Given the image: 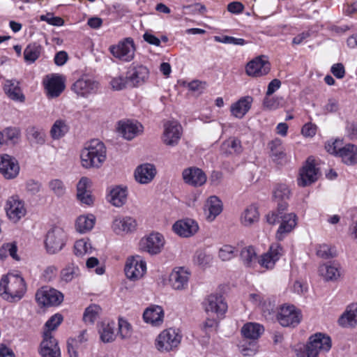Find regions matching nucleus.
<instances>
[{"mask_svg":"<svg viewBox=\"0 0 357 357\" xmlns=\"http://www.w3.org/2000/svg\"><path fill=\"white\" fill-rule=\"evenodd\" d=\"M240 256L243 263L246 266L252 267L257 262V254L252 246L242 249Z\"/></svg>","mask_w":357,"mask_h":357,"instance_id":"nucleus-46","label":"nucleus"},{"mask_svg":"<svg viewBox=\"0 0 357 357\" xmlns=\"http://www.w3.org/2000/svg\"><path fill=\"white\" fill-rule=\"evenodd\" d=\"M41 47L36 43L29 44L24 51V57L26 61L34 62L40 56Z\"/></svg>","mask_w":357,"mask_h":357,"instance_id":"nucleus-48","label":"nucleus"},{"mask_svg":"<svg viewBox=\"0 0 357 357\" xmlns=\"http://www.w3.org/2000/svg\"><path fill=\"white\" fill-rule=\"evenodd\" d=\"M116 334L122 340L130 338L132 334L131 324L126 319L119 318L118 321V333Z\"/></svg>","mask_w":357,"mask_h":357,"instance_id":"nucleus-49","label":"nucleus"},{"mask_svg":"<svg viewBox=\"0 0 357 357\" xmlns=\"http://www.w3.org/2000/svg\"><path fill=\"white\" fill-rule=\"evenodd\" d=\"M342 141L340 139L330 140L325 144V149L328 153L338 155V150L341 149Z\"/></svg>","mask_w":357,"mask_h":357,"instance_id":"nucleus-63","label":"nucleus"},{"mask_svg":"<svg viewBox=\"0 0 357 357\" xmlns=\"http://www.w3.org/2000/svg\"><path fill=\"white\" fill-rule=\"evenodd\" d=\"M182 176L185 183L195 186H202L206 181L205 173L199 168L191 167L183 171Z\"/></svg>","mask_w":357,"mask_h":357,"instance_id":"nucleus-28","label":"nucleus"},{"mask_svg":"<svg viewBox=\"0 0 357 357\" xmlns=\"http://www.w3.org/2000/svg\"><path fill=\"white\" fill-rule=\"evenodd\" d=\"M146 272V263L140 256L128 258L125 266L126 277L133 281L144 277Z\"/></svg>","mask_w":357,"mask_h":357,"instance_id":"nucleus-13","label":"nucleus"},{"mask_svg":"<svg viewBox=\"0 0 357 357\" xmlns=\"http://www.w3.org/2000/svg\"><path fill=\"white\" fill-rule=\"evenodd\" d=\"M319 170L316 168L314 160L309 158L301 169L298 184L300 186H307L315 182L318 178Z\"/></svg>","mask_w":357,"mask_h":357,"instance_id":"nucleus-21","label":"nucleus"},{"mask_svg":"<svg viewBox=\"0 0 357 357\" xmlns=\"http://www.w3.org/2000/svg\"><path fill=\"white\" fill-rule=\"evenodd\" d=\"M88 269L96 268L95 273L97 275H101L104 274L105 269L103 266H100L99 260L96 257H89L86 263Z\"/></svg>","mask_w":357,"mask_h":357,"instance_id":"nucleus-62","label":"nucleus"},{"mask_svg":"<svg viewBox=\"0 0 357 357\" xmlns=\"http://www.w3.org/2000/svg\"><path fill=\"white\" fill-rule=\"evenodd\" d=\"M68 240V233L63 227H54L46 234L45 249L49 254H56L63 249Z\"/></svg>","mask_w":357,"mask_h":357,"instance_id":"nucleus-5","label":"nucleus"},{"mask_svg":"<svg viewBox=\"0 0 357 357\" xmlns=\"http://www.w3.org/2000/svg\"><path fill=\"white\" fill-rule=\"evenodd\" d=\"M301 312L292 305H282L278 312L277 319L284 327H295L301 321Z\"/></svg>","mask_w":357,"mask_h":357,"instance_id":"nucleus-8","label":"nucleus"},{"mask_svg":"<svg viewBox=\"0 0 357 357\" xmlns=\"http://www.w3.org/2000/svg\"><path fill=\"white\" fill-rule=\"evenodd\" d=\"M50 190L57 197L63 196L66 192V186L60 179H53L49 183Z\"/></svg>","mask_w":357,"mask_h":357,"instance_id":"nucleus-56","label":"nucleus"},{"mask_svg":"<svg viewBox=\"0 0 357 357\" xmlns=\"http://www.w3.org/2000/svg\"><path fill=\"white\" fill-rule=\"evenodd\" d=\"M338 156L346 165H352L357 163V146L351 144H346L339 149Z\"/></svg>","mask_w":357,"mask_h":357,"instance_id":"nucleus-37","label":"nucleus"},{"mask_svg":"<svg viewBox=\"0 0 357 357\" xmlns=\"http://www.w3.org/2000/svg\"><path fill=\"white\" fill-rule=\"evenodd\" d=\"M259 214L257 208L255 205L248 206L241 215V222L244 226L248 227L259 220Z\"/></svg>","mask_w":357,"mask_h":357,"instance_id":"nucleus-43","label":"nucleus"},{"mask_svg":"<svg viewBox=\"0 0 357 357\" xmlns=\"http://www.w3.org/2000/svg\"><path fill=\"white\" fill-rule=\"evenodd\" d=\"M17 160L8 154H0V174L6 179H13L20 173Z\"/></svg>","mask_w":357,"mask_h":357,"instance_id":"nucleus-15","label":"nucleus"},{"mask_svg":"<svg viewBox=\"0 0 357 357\" xmlns=\"http://www.w3.org/2000/svg\"><path fill=\"white\" fill-rule=\"evenodd\" d=\"M137 224L130 216L118 215L114 218L111 228L117 235H125L135 231Z\"/></svg>","mask_w":357,"mask_h":357,"instance_id":"nucleus-18","label":"nucleus"},{"mask_svg":"<svg viewBox=\"0 0 357 357\" xmlns=\"http://www.w3.org/2000/svg\"><path fill=\"white\" fill-rule=\"evenodd\" d=\"M252 102L253 98L252 96H246L241 97L231 105V114L236 119H243L251 109Z\"/></svg>","mask_w":357,"mask_h":357,"instance_id":"nucleus-32","label":"nucleus"},{"mask_svg":"<svg viewBox=\"0 0 357 357\" xmlns=\"http://www.w3.org/2000/svg\"><path fill=\"white\" fill-rule=\"evenodd\" d=\"M223 203L222 200L215 195L208 197L203 206V213L205 219L211 222L222 212Z\"/></svg>","mask_w":357,"mask_h":357,"instance_id":"nucleus-19","label":"nucleus"},{"mask_svg":"<svg viewBox=\"0 0 357 357\" xmlns=\"http://www.w3.org/2000/svg\"><path fill=\"white\" fill-rule=\"evenodd\" d=\"M319 275L326 281L337 280L340 276L339 266L334 264H324L319 268Z\"/></svg>","mask_w":357,"mask_h":357,"instance_id":"nucleus-41","label":"nucleus"},{"mask_svg":"<svg viewBox=\"0 0 357 357\" xmlns=\"http://www.w3.org/2000/svg\"><path fill=\"white\" fill-rule=\"evenodd\" d=\"M165 312L162 307L151 305L147 307L143 313L144 321L153 326H160L164 321Z\"/></svg>","mask_w":357,"mask_h":357,"instance_id":"nucleus-31","label":"nucleus"},{"mask_svg":"<svg viewBox=\"0 0 357 357\" xmlns=\"http://www.w3.org/2000/svg\"><path fill=\"white\" fill-rule=\"evenodd\" d=\"M17 247L16 243L11 242L2 245L0 248V258L3 259L10 255L13 259L19 260L20 258L17 255Z\"/></svg>","mask_w":357,"mask_h":357,"instance_id":"nucleus-52","label":"nucleus"},{"mask_svg":"<svg viewBox=\"0 0 357 357\" xmlns=\"http://www.w3.org/2000/svg\"><path fill=\"white\" fill-rule=\"evenodd\" d=\"M127 79L132 86L136 87L144 84L149 77V70L143 65L132 63L128 68Z\"/></svg>","mask_w":357,"mask_h":357,"instance_id":"nucleus-17","label":"nucleus"},{"mask_svg":"<svg viewBox=\"0 0 357 357\" xmlns=\"http://www.w3.org/2000/svg\"><path fill=\"white\" fill-rule=\"evenodd\" d=\"M116 129L123 138L131 140L143 132L144 127L137 121L122 120L119 121Z\"/></svg>","mask_w":357,"mask_h":357,"instance_id":"nucleus-20","label":"nucleus"},{"mask_svg":"<svg viewBox=\"0 0 357 357\" xmlns=\"http://www.w3.org/2000/svg\"><path fill=\"white\" fill-rule=\"evenodd\" d=\"M182 135L181 124L176 121H169L164 124L161 140L165 145L174 147L179 144Z\"/></svg>","mask_w":357,"mask_h":357,"instance_id":"nucleus-9","label":"nucleus"},{"mask_svg":"<svg viewBox=\"0 0 357 357\" xmlns=\"http://www.w3.org/2000/svg\"><path fill=\"white\" fill-rule=\"evenodd\" d=\"M193 260L197 264L205 267L212 263L213 257L205 249H199L196 251Z\"/></svg>","mask_w":357,"mask_h":357,"instance_id":"nucleus-50","label":"nucleus"},{"mask_svg":"<svg viewBox=\"0 0 357 357\" xmlns=\"http://www.w3.org/2000/svg\"><path fill=\"white\" fill-rule=\"evenodd\" d=\"M115 331V322L102 323L99 330L100 340L105 343L113 342L117 335Z\"/></svg>","mask_w":357,"mask_h":357,"instance_id":"nucleus-42","label":"nucleus"},{"mask_svg":"<svg viewBox=\"0 0 357 357\" xmlns=\"http://www.w3.org/2000/svg\"><path fill=\"white\" fill-rule=\"evenodd\" d=\"M165 239L159 232H152L143 237L139 242L140 249L151 255L160 253L164 248Z\"/></svg>","mask_w":357,"mask_h":357,"instance_id":"nucleus-10","label":"nucleus"},{"mask_svg":"<svg viewBox=\"0 0 357 357\" xmlns=\"http://www.w3.org/2000/svg\"><path fill=\"white\" fill-rule=\"evenodd\" d=\"M290 190L283 183L277 184L273 190V199L278 204V211H284L288 207L287 201L290 197Z\"/></svg>","mask_w":357,"mask_h":357,"instance_id":"nucleus-34","label":"nucleus"},{"mask_svg":"<svg viewBox=\"0 0 357 357\" xmlns=\"http://www.w3.org/2000/svg\"><path fill=\"white\" fill-rule=\"evenodd\" d=\"M63 317L60 314L52 315L45 323L44 332H48L52 334L62 322Z\"/></svg>","mask_w":357,"mask_h":357,"instance_id":"nucleus-55","label":"nucleus"},{"mask_svg":"<svg viewBox=\"0 0 357 357\" xmlns=\"http://www.w3.org/2000/svg\"><path fill=\"white\" fill-rule=\"evenodd\" d=\"M83 167L99 168L106 160V148L98 139H93L87 143L80 153Z\"/></svg>","mask_w":357,"mask_h":357,"instance_id":"nucleus-2","label":"nucleus"},{"mask_svg":"<svg viewBox=\"0 0 357 357\" xmlns=\"http://www.w3.org/2000/svg\"><path fill=\"white\" fill-rule=\"evenodd\" d=\"M88 335L86 331H82L77 337L70 338L67 342L69 357H79V353L86 347Z\"/></svg>","mask_w":357,"mask_h":357,"instance_id":"nucleus-33","label":"nucleus"},{"mask_svg":"<svg viewBox=\"0 0 357 357\" xmlns=\"http://www.w3.org/2000/svg\"><path fill=\"white\" fill-rule=\"evenodd\" d=\"M182 337V333L178 328H168L162 330L157 335L154 345L160 353H169L178 349Z\"/></svg>","mask_w":357,"mask_h":357,"instance_id":"nucleus-4","label":"nucleus"},{"mask_svg":"<svg viewBox=\"0 0 357 357\" xmlns=\"http://www.w3.org/2000/svg\"><path fill=\"white\" fill-rule=\"evenodd\" d=\"M156 173V168L153 164L144 163L136 167L134 176L137 183L148 184L153 180Z\"/></svg>","mask_w":357,"mask_h":357,"instance_id":"nucleus-30","label":"nucleus"},{"mask_svg":"<svg viewBox=\"0 0 357 357\" xmlns=\"http://www.w3.org/2000/svg\"><path fill=\"white\" fill-rule=\"evenodd\" d=\"M70 126L66 120L59 119L54 121L50 130L51 137L54 139H59L69 131Z\"/></svg>","mask_w":357,"mask_h":357,"instance_id":"nucleus-44","label":"nucleus"},{"mask_svg":"<svg viewBox=\"0 0 357 357\" xmlns=\"http://www.w3.org/2000/svg\"><path fill=\"white\" fill-rule=\"evenodd\" d=\"M36 299L43 306L58 305L63 301V296L60 291L45 286L37 291Z\"/></svg>","mask_w":357,"mask_h":357,"instance_id":"nucleus-14","label":"nucleus"},{"mask_svg":"<svg viewBox=\"0 0 357 357\" xmlns=\"http://www.w3.org/2000/svg\"><path fill=\"white\" fill-rule=\"evenodd\" d=\"M190 271L183 267L174 268L169 276L170 286L175 290H183L188 287Z\"/></svg>","mask_w":357,"mask_h":357,"instance_id":"nucleus-22","label":"nucleus"},{"mask_svg":"<svg viewBox=\"0 0 357 357\" xmlns=\"http://www.w3.org/2000/svg\"><path fill=\"white\" fill-rule=\"evenodd\" d=\"M205 311L215 314L218 318H223L227 311L228 305L223 296L220 294H211L204 301Z\"/></svg>","mask_w":357,"mask_h":357,"instance_id":"nucleus-11","label":"nucleus"},{"mask_svg":"<svg viewBox=\"0 0 357 357\" xmlns=\"http://www.w3.org/2000/svg\"><path fill=\"white\" fill-rule=\"evenodd\" d=\"M270 71V63L263 56H258L248 63L245 72L251 77H261Z\"/></svg>","mask_w":357,"mask_h":357,"instance_id":"nucleus-26","label":"nucleus"},{"mask_svg":"<svg viewBox=\"0 0 357 357\" xmlns=\"http://www.w3.org/2000/svg\"><path fill=\"white\" fill-rule=\"evenodd\" d=\"M26 291L27 285L21 274L8 273L0 280V296L9 303L20 301Z\"/></svg>","mask_w":357,"mask_h":357,"instance_id":"nucleus-1","label":"nucleus"},{"mask_svg":"<svg viewBox=\"0 0 357 357\" xmlns=\"http://www.w3.org/2000/svg\"><path fill=\"white\" fill-rule=\"evenodd\" d=\"M3 90L6 94L13 100L24 102L25 97L22 93L19 82L15 79H8L5 82Z\"/></svg>","mask_w":357,"mask_h":357,"instance_id":"nucleus-36","label":"nucleus"},{"mask_svg":"<svg viewBox=\"0 0 357 357\" xmlns=\"http://www.w3.org/2000/svg\"><path fill=\"white\" fill-rule=\"evenodd\" d=\"M268 146L270 149V156L274 162L282 165L288 162L289 159L282 146L281 139H274Z\"/></svg>","mask_w":357,"mask_h":357,"instance_id":"nucleus-35","label":"nucleus"},{"mask_svg":"<svg viewBox=\"0 0 357 357\" xmlns=\"http://www.w3.org/2000/svg\"><path fill=\"white\" fill-rule=\"evenodd\" d=\"M40 354L42 357H61L60 348L52 334L48 332L43 333Z\"/></svg>","mask_w":357,"mask_h":357,"instance_id":"nucleus-25","label":"nucleus"},{"mask_svg":"<svg viewBox=\"0 0 357 357\" xmlns=\"http://www.w3.org/2000/svg\"><path fill=\"white\" fill-rule=\"evenodd\" d=\"M282 98L278 96H265L263 102L264 107L268 110H275L281 106Z\"/></svg>","mask_w":357,"mask_h":357,"instance_id":"nucleus-58","label":"nucleus"},{"mask_svg":"<svg viewBox=\"0 0 357 357\" xmlns=\"http://www.w3.org/2000/svg\"><path fill=\"white\" fill-rule=\"evenodd\" d=\"M111 54L123 62H130L135 57V46L131 38H126L109 48Z\"/></svg>","mask_w":357,"mask_h":357,"instance_id":"nucleus-6","label":"nucleus"},{"mask_svg":"<svg viewBox=\"0 0 357 357\" xmlns=\"http://www.w3.org/2000/svg\"><path fill=\"white\" fill-rule=\"evenodd\" d=\"M91 181L87 177H82L77 185V194L86 193L90 191Z\"/></svg>","mask_w":357,"mask_h":357,"instance_id":"nucleus-64","label":"nucleus"},{"mask_svg":"<svg viewBox=\"0 0 357 357\" xmlns=\"http://www.w3.org/2000/svg\"><path fill=\"white\" fill-rule=\"evenodd\" d=\"M199 228L197 222L190 218L179 220L172 225L173 231L182 238L194 236L198 231Z\"/></svg>","mask_w":357,"mask_h":357,"instance_id":"nucleus-23","label":"nucleus"},{"mask_svg":"<svg viewBox=\"0 0 357 357\" xmlns=\"http://www.w3.org/2000/svg\"><path fill=\"white\" fill-rule=\"evenodd\" d=\"M332 347L331 337L321 333L311 335L306 345L297 351V357H318L319 354L328 352Z\"/></svg>","mask_w":357,"mask_h":357,"instance_id":"nucleus-3","label":"nucleus"},{"mask_svg":"<svg viewBox=\"0 0 357 357\" xmlns=\"http://www.w3.org/2000/svg\"><path fill=\"white\" fill-rule=\"evenodd\" d=\"M100 312L101 308L99 305L95 304L91 305L86 308L83 319L86 323L93 324L99 317Z\"/></svg>","mask_w":357,"mask_h":357,"instance_id":"nucleus-51","label":"nucleus"},{"mask_svg":"<svg viewBox=\"0 0 357 357\" xmlns=\"http://www.w3.org/2000/svg\"><path fill=\"white\" fill-rule=\"evenodd\" d=\"M237 249L230 245H222L218 251V257L222 261H229L237 255Z\"/></svg>","mask_w":357,"mask_h":357,"instance_id":"nucleus-53","label":"nucleus"},{"mask_svg":"<svg viewBox=\"0 0 357 357\" xmlns=\"http://www.w3.org/2000/svg\"><path fill=\"white\" fill-rule=\"evenodd\" d=\"M129 83L127 79V75L123 77L119 75L112 78L110 85L114 90L120 91L126 87L127 84Z\"/></svg>","mask_w":357,"mask_h":357,"instance_id":"nucleus-60","label":"nucleus"},{"mask_svg":"<svg viewBox=\"0 0 357 357\" xmlns=\"http://www.w3.org/2000/svg\"><path fill=\"white\" fill-rule=\"evenodd\" d=\"M316 255L323 259H329L333 257L331 247L328 244H319L316 246Z\"/></svg>","mask_w":357,"mask_h":357,"instance_id":"nucleus-59","label":"nucleus"},{"mask_svg":"<svg viewBox=\"0 0 357 357\" xmlns=\"http://www.w3.org/2000/svg\"><path fill=\"white\" fill-rule=\"evenodd\" d=\"M128 199V188L123 185H113L107 188V199L115 207L123 206Z\"/></svg>","mask_w":357,"mask_h":357,"instance_id":"nucleus-27","label":"nucleus"},{"mask_svg":"<svg viewBox=\"0 0 357 357\" xmlns=\"http://www.w3.org/2000/svg\"><path fill=\"white\" fill-rule=\"evenodd\" d=\"M28 137L38 144H43L45 142V134L43 130L36 127L29 128L27 130Z\"/></svg>","mask_w":357,"mask_h":357,"instance_id":"nucleus-57","label":"nucleus"},{"mask_svg":"<svg viewBox=\"0 0 357 357\" xmlns=\"http://www.w3.org/2000/svg\"><path fill=\"white\" fill-rule=\"evenodd\" d=\"M6 140L5 144L17 143L20 137V131L17 128H7L2 132Z\"/></svg>","mask_w":357,"mask_h":357,"instance_id":"nucleus-54","label":"nucleus"},{"mask_svg":"<svg viewBox=\"0 0 357 357\" xmlns=\"http://www.w3.org/2000/svg\"><path fill=\"white\" fill-rule=\"evenodd\" d=\"M66 78L64 75L52 73L46 75L43 79V85L46 95L49 98L59 97L66 89Z\"/></svg>","mask_w":357,"mask_h":357,"instance_id":"nucleus-7","label":"nucleus"},{"mask_svg":"<svg viewBox=\"0 0 357 357\" xmlns=\"http://www.w3.org/2000/svg\"><path fill=\"white\" fill-rule=\"evenodd\" d=\"M280 224L275 234L278 241H282L296 227L298 217L294 213H289L280 216Z\"/></svg>","mask_w":357,"mask_h":357,"instance_id":"nucleus-24","label":"nucleus"},{"mask_svg":"<svg viewBox=\"0 0 357 357\" xmlns=\"http://www.w3.org/2000/svg\"><path fill=\"white\" fill-rule=\"evenodd\" d=\"M92 246L89 240L87 238H82L75 241L74 244V254L77 257H83L92 252Z\"/></svg>","mask_w":357,"mask_h":357,"instance_id":"nucleus-45","label":"nucleus"},{"mask_svg":"<svg viewBox=\"0 0 357 357\" xmlns=\"http://www.w3.org/2000/svg\"><path fill=\"white\" fill-rule=\"evenodd\" d=\"M79 275V268L71 264L66 266L61 272V278L65 282H70Z\"/></svg>","mask_w":357,"mask_h":357,"instance_id":"nucleus-47","label":"nucleus"},{"mask_svg":"<svg viewBox=\"0 0 357 357\" xmlns=\"http://www.w3.org/2000/svg\"><path fill=\"white\" fill-rule=\"evenodd\" d=\"M264 326L258 323L248 322L243 325L241 333L243 337L250 340H257L264 333Z\"/></svg>","mask_w":357,"mask_h":357,"instance_id":"nucleus-40","label":"nucleus"},{"mask_svg":"<svg viewBox=\"0 0 357 357\" xmlns=\"http://www.w3.org/2000/svg\"><path fill=\"white\" fill-rule=\"evenodd\" d=\"M282 255V248L278 243L272 244L268 251L262 255L258 260L261 267L271 269L274 267L275 262Z\"/></svg>","mask_w":357,"mask_h":357,"instance_id":"nucleus-29","label":"nucleus"},{"mask_svg":"<svg viewBox=\"0 0 357 357\" xmlns=\"http://www.w3.org/2000/svg\"><path fill=\"white\" fill-rule=\"evenodd\" d=\"M99 88V84L93 78L84 76L78 79L72 86V90L78 96L87 98L89 95L96 93Z\"/></svg>","mask_w":357,"mask_h":357,"instance_id":"nucleus-16","label":"nucleus"},{"mask_svg":"<svg viewBox=\"0 0 357 357\" xmlns=\"http://www.w3.org/2000/svg\"><path fill=\"white\" fill-rule=\"evenodd\" d=\"M4 209L8 218L15 223L26 214L25 204L18 196L8 197L6 202Z\"/></svg>","mask_w":357,"mask_h":357,"instance_id":"nucleus-12","label":"nucleus"},{"mask_svg":"<svg viewBox=\"0 0 357 357\" xmlns=\"http://www.w3.org/2000/svg\"><path fill=\"white\" fill-rule=\"evenodd\" d=\"M95 222L96 218L93 215H82L77 218L75 227L77 232L85 234L93 228Z\"/></svg>","mask_w":357,"mask_h":357,"instance_id":"nucleus-39","label":"nucleus"},{"mask_svg":"<svg viewBox=\"0 0 357 357\" xmlns=\"http://www.w3.org/2000/svg\"><path fill=\"white\" fill-rule=\"evenodd\" d=\"M343 327H353L357 324V304H351L338 319Z\"/></svg>","mask_w":357,"mask_h":357,"instance_id":"nucleus-38","label":"nucleus"},{"mask_svg":"<svg viewBox=\"0 0 357 357\" xmlns=\"http://www.w3.org/2000/svg\"><path fill=\"white\" fill-rule=\"evenodd\" d=\"M215 41L225 44H233L236 45H244L247 44V42L243 38H238L228 36H225L222 37L215 36Z\"/></svg>","mask_w":357,"mask_h":357,"instance_id":"nucleus-61","label":"nucleus"}]
</instances>
